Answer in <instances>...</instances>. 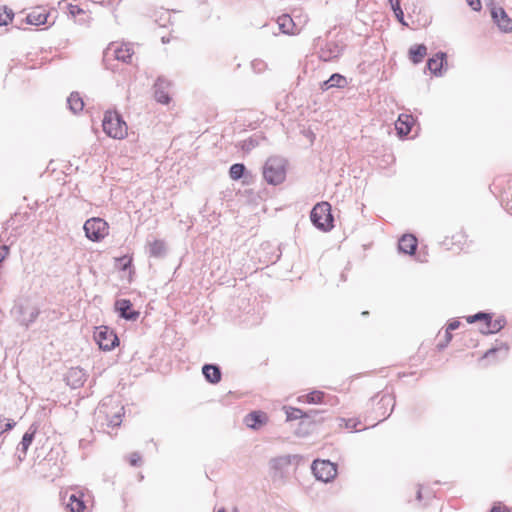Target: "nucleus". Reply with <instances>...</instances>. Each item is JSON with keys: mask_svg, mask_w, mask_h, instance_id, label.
Listing matches in <instances>:
<instances>
[{"mask_svg": "<svg viewBox=\"0 0 512 512\" xmlns=\"http://www.w3.org/2000/svg\"><path fill=\"white\" fill-rule=\"evenodd\" d=\"M263 177L270 185L281 184L286 178V161L282 157H269L263 166Z\"/></svg>", "mask_w": 512, "mask_h": 512, "instance_id": "obj_1", "label": "nucleus"}, {"mask_svg": "<svg viewBox=\"0 0 512 512\" xmlns=\"http://www.w3.org/2000/svg\"><path fill=\"white\" fill-rule=\"evenodd\" d=\"M103 131L111 138L123 139L127 135V124L115 111H106L102 121Z\"/></svg>", "mask_w": 512, "mask_h": 512, "instance_id": "obj_2", "label": "nucleus"}, {"mask_svg": "<svg viewBox=\"0 0 512 512\" xmlns=\"http://www.w3.org/2000/svg\"><path fill=\"white\" fill-rule=\"evenodd\" d=\"M312 224L319 230L327 232L334 227L331 205L328 202L317 203L310 212Z\"/></svg>", "mask_w": 512, "mask_h": 512, "instance_id": "obj_3", "label": "nucleus"}, {"mask_svg": "<svg viewBox=\"0 0 512 512\" xmlns=\"http://www.w3.org/2000/svg\"><path fill=\"white\" fill-rule=\"evenodd\" d=\"M83 229L86 237L93 242L101 241L109 233L108 223L100 217H93L86 220Z\"/></svg>", "mask_w": 512, "mask_h": 512, "instance_id": "obj_4", "label": "nucleus"}, {"mask_svg": "<svg viewBox=\"0 0 512 512\" xmlns=\"http://www.w3.org/2000/svg\"><path fill=\"white\" fill-rule=\"evenodd\" d=\"M311 469L316 479L325 483L331 482L337 475V465L329 460L316 459Z\"/></svg>", "mask_w": 512, "mask_h": 512, "instance_id": "obj_5", "label": "nucleus"}, {"mask_svg": "<svg viewBox=\"0 0 512 512\" xmlns=\"http://www.w3.org/2000/svg\"><path fill=\"white\" fill-rule=\"evenodd\" d=\"M94 339L99 348L110 351L119 345V339L115 332L107 326H100L94 332Z\"/></svg>", "mask_w": 512, "mask_h": 512, "instance_id": "obj_6", "label": "nucleus"}, {"mask_svg": "<svg viewBox=\"0 0 512 512\" xmlns=\"http://www.w3.org/2000/svg\"><path fill=\"white\" fill-rule=\"evenodd\" d=\"M61 500L69 512H84L86 508L83 494L74 489L61 493Z\"/></svg>", "mask_w": 512, "mask_h": 512, "instance_id": "obj_7", "label": "nucleus"}, {"mask_svg": "<svg viewBox=\"0 0 512 512\" xmlns=\"http://www.w3.org/2000/svg\"><path fill=\"white\" fill-rule=\"evenodd\" d=\"M134 51L132 47L128 44L125 45H114L111 44L104 52V59H108V57L112 56L114 59L118 61H122L124 63H130L132 60V56Z\"/></svg>", "mask_w": 512, "mask_h": 512, "instance_id": "obj_8", "label": "nucleus"}, {"mask_svg": "<svg viewBox=\"0 0 512 512\" xmlns=\"http://www.w3.org/2000/svg\"><path fill=\"white\" fill-rule=\"evenodd\" d=\"M171 86V82L165 77L159 76L153 85V94L155 100L163 105H167L171 101V97L169 95V88Z\"/></svg>", "mask_w": 512, "mask_h": 512, "instance_id": "obj_9", "label": "nucleus"}, {"mask_svg": "<svg viewBox=\"0 0 512 512\" xmlns=\"http://www.w3.org/2000/svg\"><path fill=\"white\" fill-rule=\"evenodd\" d=\"M115 311L118 316L127 321H136L140 312L133 309L132 302L129 299H118L115 301Z\"/></svg>", "mask_w": 512, "mask_h": 512, "instance_id": "obj_10", "label": "nucleus"}, {"mask_svg": "<svg viewBox=\"0 0 512 512\" xmlns=\"http://www.w3.org/2000/svg\"><path fill=\"white\" fill-rule=\"evenodd\" d=\"M343 52V47L336 42H327L318 52L320 60L330 62L337 59Z\"/></svg>", "mask_w": 512, "mask_h": 512, "instance_id": "obj_11", "label": "nucleus"}, {"mask_svg": "<svg viewBox=\"0 0 512 512\" xmlns=\"http://www.w3.org/2000/svg\"><path fill=\"white\" fill-rule=\"evenodd\" d=\"M491 16L501 31L512 32V20L502 7H493Z\"/></svg>", "mask_w": 512, "mask_h": 512, "instance_id": "obj_12", "label": "nucleus"}, {"mask_svg": "<svg viewBox=\"0 0 512 512\" xmlns=\"http://www.w3.org/2000/svg\"><path fill=\"white\" fill-rule=\"evenodd\" d=\"M444 65H447V54L442 51L437 52L433 57L429 58L426 64L429 71L436 77L443 75Z\"/></svg>", "mask_w": 512, "mask_h": 512, "instance_id": "obj_13", "label": "nucleus"}, {"mask_svg": "<svg viewBox=\"0 0 512 512\" xmlns=\"http://www.w3.org/2000/svg\"><path fill=\"white\" fill-rule=\"evenodd\" d=\"M86 373L80 367H72L65 375V381L72 389H77L83 386L86 381Z\"/></svg>", "mask_w": 512, "mask_h": 512, "instance_id": "obj_14", "label": "nucleus"}, {"mask_svg": "<svg viewBox=\"0 0 512 512\" xmlns=\"http://www.w3.org/2000/svg\"><path fill=\"white\" fill-rule=\"evenodd\" d=\"M37 431V427L32 424L29 429L24 433L21 442L17 447V457L20 462H22L27 454V451L32 444L35 434Z\"/></svg>", "mask_w": 512, "mask_h": 512, "instance_id": "obj_15", "label": "nucleus"}, {"mask_svg": "<svg viewBox=\"0 0 512 512\" xmlns=\"http://www.w3.org/2000/svg\"><path fill=\"white\" fill-rule=\"evenodd\" d=\"M414 118L408 114H400L396 123L395 129L400 137L407 136L413 127Z\"/></svg>", "mask_w": 512, "mask_h": 512, "instance_id": "obj_16", "label": "nucleus"}, {"mask_svg": "<svg viewBox=\"0 0 512 512\" xmlns=\"http://www.w3.org/2000/svg\"><path fill=\"white\" fill-rule=\"evenodd\" d=\"M417 238L412 234L403 235L398 241V249L401 253L412 255L417 249Z\"/></svg>", "mask_w": 512, "mask_h": 512, "instance_id": "obj_17", "label": "nucleus"}, {"mask_svg": "<svg viewBox=\"0 0 512 512\" xmlns=\"http://www.w3.org/2000/svg\"><path fill=\"white\" fill-rule=\"evenodd\" d=\"M202 374L205 380L211 384H217L221 381L222 372L220 367L216 364H204Z\"/></svg>", "mask_w": 512, "mask_h": 512, "instance_id": "obj_18", "label": "nucleus"}, {"mask_svg": "<svg viewBox=\"0 0 512 512\" xmlns=\"http://www.w3.org/2000/svg\"><path fill=\"white\" fill-rule=\"evenodd\" d=\"M267 421V416L262 411H252L245 416L244 422L251 429H258Z\"/></svg>", "mask_w": 512, "mask_h": 512, "instance_id": "obj_19", "label": "nucleus"}, {"mask_svg": "<svg viewBox=\"0 0 512 512\" xmlns=\"http://www.w3.org/2000/svg\"><path fill=\"white\" fill-rule=\"evenodd\" d=\"M48 16L49 14L44 9L38 8L26 16L25 22L29 25H43L47 23Z\"/></svg>", "mask_w": 512, "mask_h": 512, "instance_id": "obj_20", "label": "nucleus"}, {"mask_svg": "<svg viewBox=\"0 0 512 512\" xmlns=\"http://www.w3.org/2000/svg\"><path fill=\"white\" fill-rule=\"evenodd\" d=\"M505 317L501 316L497 319L493 320L492 315L490 316V322H487L484 329H481L480 332L484 335L495 334L501 331L506 325Z\"/></svg>", "mask_w": 512, "mask_h": 512, "instance_id": "obj_21", "label": "nucleus"}, {"mask_svg": "<svg viewBox=\"0 0 512 512\" xmlns=\"http://www.w3.org/2000/svg\"><path fill=\"white\" fill-rule=\"evenodd\" d=\"M278 28L283 34H294L295 33V23L290 15L283 14L277 19Z\"/></svg>", "mask_w": 512, "mask_h": 512, "instance_id": "obj_22", "label": "nucleus"}, {"mask_svg": "<svg viewBox=\"0 0 512 512\" xmlns=\"http://www.w3.org/2000/svg\"><path fill=\"white\" fill-rule=\"evenodd\" d=\"M106 400H103V402L98 407V413L105 414L106 418L108 420V426L110 427H118L120 426L122 422V415H123V407L119 409V411L115 412L111 417L108 416L107 412L104 410V407L106 406Z\"/></svg>", "mask_w": 512, "mask_h": 512, "instance_id": "obj_23", "label": "nucleus"}, {"mask_svg": "<svg viewBox=\"0 0 512 512\" xmlns=\"http://www.w3.org/2000/svg\"><path fill=\"white\" fill-rule=\"evenodd\" d=\"M409 59L414 64H419L423 61L427 54V47L424 44H416L409 49Z\"/></svg>", "mask_w": 512, "mask_h": 512, "instance_id": "obj_24", "label": "nucleus"}, {"mask_svg": "<svg viewBox=\"0 0 512 512\" xmlns=\"http://www.w3.org/2000/svg\"><path fill=\"white\" fill-rule=\"evenodd\" d=\"M284 409L286 412V420L287 421L297 420V419H301V418H309L310 413H316L315 410H310L309 412H304L303 410H301L299 408H294V407H284Z\"/></svg>", "mask_w": 512, "mask_h": 512, "instance_id": "obj_25", "label": "nucleus"}, {"mask_svg": "<svg viewBox=\"0 0 512 512\" xmlns=\"http://www.w3.org/2000/svg\"><path fill=\"white\" fill-rule=\"evenodd\" d=\"M67 104L69 109L74 113H78L83 110L84 102L83 99L77 92H72L70 96L67 98Z\"/></svg>", "mask_w": 512, "mask_h": 512, "instance_id": "obj_26", "label": "nucleus"}, {"mask_svg": "<svg viewBox=\"0 0 512 512\" xmlns=\"http://www.w3.org/2000/svg\"><path fill=\"white\" fill-rule=\"evenodd\" d=\"M325 394L322 391L314 390L306 395L300 396L298 401L307 402L309 404H318L323 402Z\"/></svg>", "mask_w": 512, "mask_h": 512, "instance_id": "obj_27", "label": "nucleus"}, {"mask_svg": "<svg viewBox=\"0 0 512 512\" xmlns=\"http://www.w3.org/2000/svg\"><path fill=\"white\" fill-rule=\"evenodd\" d=\"M149 254L152 257L160 258L166 254V246L164 241L155 240L150 244Z\"/></svg>", "mask_w": 512, "mask_h": 512, "instance_id": "obj_28", "label": "nucleus"}, {"mask_svg": "<svg viewBox=\"0 0 512 512\" xmlns=\"http://www.w3.org/2000/svg\"><path fill=\"white\" fill-rule=\"evenodd\" d=\"M154 20L160 27L171 24V13L167 9H160L154 13Z\"/></svg>", "mask_w": 512, "mask_h": 512, "instance_id": "obj_29", "label": "nucleus"}, {"mask_svg": "<svg viewBox=\"0 0 512 512\" xmlns=\"http://www.w3.org/2000/svg\"><path fill=\"white\" fill-rule=\"evenodd\" d=\"M246 172V167L243 163H235L230 166L229 175L233 180H240Z\"/></svg>", "mask_w": 512, "mask_h": 512, "instance_id": "obj_30", "label": "nucleus"}, {"mask_svg": "<svg viewBox=\"0 0 512 512\" xmlns=\"http://www.w3.org/2000/svg\"><path fill=\"white\" fill-rule=\"evenodd\" d=\"M22 319H21V322L22 324H24L26 327H28L31 323H33L36 318L38 317L39 315V310L37 308H31V309H27L25 311L22 312Z\"/></svg>", "mask_w": 512, "mask_h": 512, "instance_id": "obj_31", "label": "nucleus"}, {"mask_svg": "<svg viewBox=\"0 0 512 512\" xmlns=\"http://www.w3.org/2000/svg\"><path fill=\"white\" fill-rule=\"evenodd\" d=\"M291 463L290 456H280L270 460V466L274 470H282Z\"/></svg>", "mask_w": 512, "mask_h": 512, "instance_id": "obj_32", "label": "nucleus"}, {"mask_svg": "<svg viewBox=\"0 0 512 512\" xmlns=\"http://www.w3.org/2000/svg\"><path fill=\"white\" fill-rule=\"evenodd\" d=\"M390 8L394 12L396 19L403 25H407L404 21V12L400 5V0H389Z\"/></svg>", "mask_w": 512, "mask_h": 512, "instance_id": "obj_33", "label": "nucleus"}, {"mask_svg": "<svg viewBox=\"0 0 512 512\" xmlns=\"http://www.w3.org/2000/svg\"><path fill=\"white\" fill-rule=\"evenodd\" d=\"M328 80L329 84L332 85L333 88H344L348 84L346 77L340 73L332 74Z\"/></svg>", "mask_w": 512, "mask_h": 512, "instance_id": "obj_34", "label": "nucleus"}, {"mask_svg": "<svg viewBox=\"0 0 512 512\" xmlns=\"http://www.w3.org/2000/svg\"><path fill=\"white\" fill-rule=\"evenodd\" d=\"M380 405V408H386L388 406H390V412L384 416L383 420L386 419L387 417L390 416L391 412L393 411V408L395 406V399L392 395L390 394H383L381 396V399L378 403Z\"/></svg>", "mask_w": 512, "mask_h": 512, "instance_id": "obj_35", "label": "nucleus"}, {"mask_svg": "<svg viewBox=\"0 0 512 512\" xmlns=\"http://www.w3.org/2000/svg\"><path fill=\"white\" fill-rule=\"evenodd\" d=\"M14 18V12L7 6H0V26L7 25Z\"/></svg>", "mask_w": 512, "mask_h": 512, "instance_id": "obj_36", "label": "nucleus"}, {"mask_svg": "<svg viewBox=\"0 0 512 512\" xmlns=\"http://www.w3.org/2000/svg\"><path fill=\"white\" fill-rule=\"evenodd\" d=\"M490 316H491V313H487V312H483V311H480L474 315H469L466 317V320L468 323H474V322H477V321H483L484 324L486 325L487 322H490Z\"/></svg>", "mask_w": 512, "mask_h": 512, "instance_id": "obj_37", "label": "nucleus"}, {"mask_svg": "<svg viewBox=\"0 0 512 512\" xmlns=\"http://www.w3.org/2000/svg\"><path fill=\"white\" fill-rule=\"evenodd\" d=\"M15 425L16 423L13 420L0 416V434L11 430Z\"/></svg>", "mask_w": 512, "mask_h": 512, "instance_id": "obj_38", "label": "nucleus"}, {"mask_svg": "<svg viewBox=\"0 0 512 512\" xmlns=\"http://www.w3.org/2000/svg\"><path fill=\"white\" fill-rule=\"evenodd\" d=\"M257 145H258V140L253 137H250L243 141L242 149L249 152L252 149H254Z\"/></svg>", "mask_w": 512, "mask_h": 512, "instance_id": "obj_39", "label": "nucleus"}, {"mask_svg": "<svg viewBox=\"0 0 512 512\" xmlns=\"http://www.w3.org/2000/svg\"><path fill=\"white\" fill-rule=\"evenodd\" d=\"M251 67L254 72L261 73L266 69V63L263 60L255 59L251 62Z\"/></svg>", "mask_w": 512, "mask_h": 512, "instance_id": "obj_40", "label": "nucleus"}, {"mask_svg": "<svg viewBox=\"0 0 512 512\" xmlns=\"http://www.w3.org/2000/svg\"><path fill=\"white\" fill-rule=\"evenodd\" d=\"M68 13L72 17H77L80 14H84V10L77 5L67 4Z\"/></svg>", "mask_w": 512, "mask_h": 512, "instance_id": "obj_41", "label": "nucleus"}, {"mask_svg": "<svg viewBox=\"0 0 512 512\" xmlns=\"http://www.w3.org/2000/svg\"><path fill=\"white\" fill-rule=\"evenodd\" d=\"M141 462V456L139 453L134 452L129 457V463L131 466H138Z\"/></svg>", "mask_w": 512, "mask_h": 512, "instance_id": "obj_42", "label": "nucleus"}, {"mask_svg": "<svg viewBox=\"0 0 512 512\" xmlns=\"http://www.w3.org/2000/svg\"><path fill=\"white\" fill-rule=\"evenodd\" d=\"M467 4L472 8L474 11H480L482 8L481 1L480 0H466Z\"/></svg>", "mask_w": 512, "mask_h": 512, "instance_id": "obj_43", "label": "nucleus"}, {"mask_svg": "<svg viewBox=\"0 0 512 512\" xmlns=\"http://www.w3.org/2000/svg\"><path fill=\"white\" fill-rule=\"evenodd\" d=\"M343 421H345V427L347 429H351V430L357 431L356 427L360 423L359 421H357L355 419H348V420L343 419Z\"/></svg>", "mask_w": 512, "mask_h": 512, "instance_id": "obj_44", "label": "nucleus"}, {"mask_svg": "<svg viewBox=\"0 0 512 512\" xmlns=\"http://www.w3.org/2000/svg\"><path fill=\"white\" fill-rule=\"evenodd\" d=\"M460 324L461 323L458 319H453L449 322L447 329L448 331H454L459 328Z\"/></svg>", "mask_w": 512, "mask_h": 512, "instance_id": "obj_45", "label": "nucleus"}, {"mask_svg": "<svg viewBox=\"0 0 512 512\" xmlns=\"http://www.w3.org/2000/svg\"><path fill=\"white\" fill-rule=\"evenodd\" d=\"M497 351H499V348L493 347L485 352L483 358H489L493 356Z\"/></svg>", "mask_w": 512, "mask_h": 512, "instance_id": "obj_46", "label": "nucleus"}, {"mask_svg": "<svg viewBox=\"0 0 512 512\" xmlns=\"http://www.w3.org/2000/svg\"><path fill=\"white\" fill-rule=\"evenodd\" d=\"M491 512H511L507 507L505 506H494L491 510Z\"/></svg>", "mask_w": 512, "mask_h": 512, "instance_id": "obj_47", "label": "nucleus"}, {"mask_svg": "<svg viewBox=\"0 0 512 512\" xmlns=\"http://www.w3.org/2000/svg\"><path fill=\"white\" fill-rule=\"evenodd\" d=\"M320 88H321V90H323V91H327V90H329V89H331V88H333V87H332V85H330V84H329V80L327 79V80H325V81H323V82L321 83Z\"/></svg>", "mask_w": 512, "mask_h": 512, "instance_id": "obj_48", "label": "nucleus"}, {"mask_svg": "<svg viewBox=\"0 0 512 512\" xmlns=\"http://www.w3.org/2000/svg\"><path fill=\"white\" fill-rule=\"evenodd\" d=\"M422 486L421 485H418V490H417V493H416V499L418 501H421L422 500Z\"/></svg>", "mask_w": 512, "mask_h": 512, "instance_id": "obj_49", "label": "nucleus"}, {"mask_svg": "<svg viewBox=\"0 0 512 512\" xmlns=\"http://www.w3.org/2000/svg\"><path fill=\"white\" fill-rule=\"evenodd\" d=\"M448 344L449 343L447 341L440 342V343L437 344V348H438V350H443L444 348L447 347Z\"/></svg>", "mask_w": 512, "mask_h": 512, "instance_id": "obj_50", "label": "nucleus"}, {"mask_svg": "<svg viewBox=\"0 0 512 512\" xmlns=\"http://www.w3.org/2000/svg\"><path fill=\"white\" fill-rule=\"evenodd\" d=\"M452 340V334H451V331H448V329H446V333H445V341H447L448 343Z\"/></svg>", "mask_w": 512, "mask_h": 512, "instance_id": "obj_51", "label": "nucleus"}, {"mask_svg": "<svg viewBox=\"0 0 512 512\" xmlns=\"http://www.w3.org/2000/svg\"><path fill=\"white\" fill-rule=\"evenodd\" d=\"M131 265V259H129L126 263L123 264V269H127Z\"/></svg>", "mask_w": 512, "mask_h": 512, "instance_id": "obj_52", "label": "nucleus"}, {"mask_svg": "<svg viewBox=\"0 0 512 512\" xmlns=\"http://www.w3.org/2000/svg\"><path fill=\"white\" fill-rule=\"evenodd\" d=\"M161 41H162V43H163V44H166V43H168L170 40H169V38H167V37L163 36V37L161 38Z\"/></svg>", "mask_w": 512, "mask_h": 512, "instance_id": "obj_53", "label": "nucleus"}, {"mask_svg": "<svg viewBox=\"0 0 512 512\" xmlns=\"http://www.w3.org/2000/svg\"><path fill=\"white\" fill-rule=\"evenodd\" d=\"M502 347H503V349H504L505 351H507V350H508V346H507L506 344H502Z\"/></svg>", "mask_w": 512, "mask_h": 512, "instance_id": "obj_54", "label": "nucleus"}, {"mask_svg": "<svg viewBox=\"0 0 512 512\" xmlns=\"http://www.w3.org/2000/svg\"><path fill=\"white\" fill-rule=\"evenodd\" d=\"M217 512H226L225 509H219Z\"/></svg>", "mask_w": 512, "mask_h": 512, "instance_id": "obj_55", "label": "nucleus"}]
</instances>
